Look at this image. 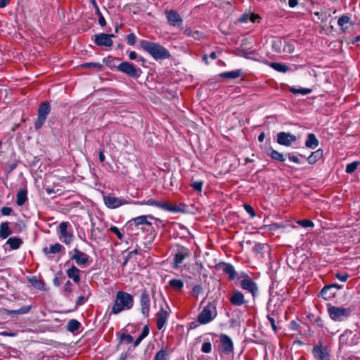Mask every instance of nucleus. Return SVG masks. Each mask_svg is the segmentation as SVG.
Masks as SVG:
<instances>
[{"mask_svg": "<svg viewBox=\"0 0 360 360\" xmlns=\"http://www.w3.org/2000/svg\"><path fill=\"white\" fill-rule=\"evenodd\" d=\"M327 312L329 317L335 322H342L349 317L352 314L350 308L333 306L331 304H327Z\"/></svg>", "mask_w": 360, "mask_h": 360, "instance_id": "nucleus-6", "label": "nucleus"}, {"mask_svg": "<svg viewBox=\"0 0 360 360\" xmlns=\"http://www.w3.org/2000/svg\"><path fill=\"white\" fill-rule=\"evenodd\" d=\"M323 155V151L322 149H318L314 151L307 158V161L310 165H313L322 158Z\"/></svg>", "mask_w": 360, "mask_h": 360, "instance_id": "nucleus-32", "label": "nucleus"}, {"mask_svg": "<svg viewBox=\"0 0 360 360\" xmlns=\"http://www.w3.org/2000/svg\"><path fill=\"white\" fill-rule=\"evenodd\" d=\"M169 309L168 304L166 303V307H161L160 310L156 314V325L159 330H161L166 324L167 319L169 316V312L167 310Z\"/></svg>", "mask_w": 360, "mask_h": 360, "instance_id": "nucleus-16", "label": "nucleus"}, {"mask_svg": "<svg viewBox=\"0 0 360 360\" xmlns=\"http://www.w3.org/2000/svg\"><path fill=\"white\" fill-rule=\"evenodd\" d=\"M27 281L34 288L38 290H41L44 288L45 284L44 281L35 276L28 277Z\"/></svg>", "mask_w": 360, "mask_h": 360, "instance_id": "nucleus-30", "label": "nucleus"}, {"mask_svg": "<svg viewBox=\"0 0 360 360\" xmlns=\"http://www.w3.org/2000/svg\"><path fill=\"white\" fill-rule=\"evenodd\" d=\"M115 60H120L118 58H115L112 56H108L103 59V62L106 64V65L109 67H112Z\"/></svg>", "mask_w": 360, "mask_h": 360, "instance_id": "nucleus-52", "label": "nucleus"}, {"mask_svg": "<svg viewBox=\"0 0 360 360\" xmlns=\"http://www.w3.org/2000/svg\"><path fill=\"white\" fill-rule=\"evenodd\" d=\"M312 354L316 360H330V349L327 346L323 345L321 343L316 345L312 349Z\"/></svg>", "mask_w": 360, "mask_h": 360, "instance_id": "nucleus-10", "label": "nucleus"}, {"mask_svg": "<svg viewBox=\"0 0 360 360\" xmlns=\"http://www.w3.org/2000/svg\"><path fill=\"white\" fill-rule=\"evenodd\" d=\"M193 32L194 31L191 27H186L183 30L184 34L186 35V37H192Z\"/></svg>", "mask_w": 360, "mask_h": 360, "instance_id": "nucleus-64", "label": "nucleus"}, {"mask_svg": "<svg viewBox=\"0 0 360 360\" xmlns=\"http://www.w3.org/2000/svg\"><path fill=\"white\" fill-rule=\"evenodd\" d=\"M115 35L111 34L101 33L94 35V43L98 46L110 47L113 44L112 37Z\"/></svg>", "mask_w": 360, "mask_h": 360, "instance_id": "nucleus-14", "label": "nucleus"}, {"mask_svg": "<svg viewBox=\"0 0 360 360\" xmlns=\"http://www.w3.org/2000/svg\"><path fill=\"white\" fill-rule=\"evenodd\" d=\"M137 38L134 33H130L127 36V43L130 46H134L136 42Z\"/></svg>", "mask_w": 360, "mask_h": 360, "instance_id": "nucleus-48", "label": "nucleus"}, {"mask_svg": "<svg viewBox=\"0 0 360 360\" xmlns=\"http://www.w3.org/2000/svg\"><path fill=\"white\" fill-rule=\"evenodd\" d=\"M172 257L171 266L174 269H179L184 262L192 256L191 250L184 245L175 244L172 247L171 253Z\"/></svg>", "mask_w": 360, "mask_h": 360, "instance_id": "nucleus-3", "label": "nucleus"}, {"mask_svg": "<svg viewBox=\"0 0 360 360\" xmlns=\"http://www.w3.org/2000/svg\"><path fill=\"white\" fill-rule=\"evenodd\" d=\"M221 350L225 354H230L233 352V343L231 338L226 334L219 335Z\"/></svg>", "mask_w": 360, "mask_h": 360, "instance_id": "nucleus-18", "label": "nucleus"}, {"mask_svg": "<svg viewBox=\"0 0 360 360\" xmlns=\"http://www.w3.org/2000/svg\"><path fill=\"white\" fill-rule=\"evenodd\" d=\"M201 351L203 353L208 354L210 353L212 351V344L210 340H205L201 347Z\"/></svg>", "mask_w": 360, "mask_h": 360, "instance_id": "nucleus-46", "label": "nucleus"}, {"mask_svg": "<svg viewBox=\"0 0 360 360\" xmlns=\"http://www.w3.org/2000/svg\"><path fill=\"white\" fill-rule=\"evenodd\" d=\"M286 156L290 161L295 163L299 164L300 162V159L297 156L292 155V153H288Z\"/></svg>", "mask_w": 360, "mask_h": 360, "instance_id": "nucleus-63", "label": "nucleus"}, {"mask_svg": "<svg viewBox=\"0 0 360 360\" xmlns=\"http://www.w3.org/2000/svg\"><path fill=\"white\" fill-rule=\"evenodd\" d=\"M139 203L140 205H146L158 207L162 210H165L167 211H170V212H178L181 210V209L178 206L172 205L167 202H162L155 200L152 198L148 199L147 200H143L141 202H139Z\"/></svg>", "mask_w": 360, "mask_h": 360, "instance_id": "nucleus-12", "label": "nucleus"}, {"mask_svg": "<svg viewBox=\"0 0 360 360\" xmlns=\"http://www.w3.org/2000/svg\"><path fill=\"white\" fill-rule=\"evenodd\" d=\"M59 240L67 245L71 244L74 240V234L70 222L63 221L58 228Z\"/></svg>", "mask_w": 360, "mask_h": 360, "instance_id": "nucleus-7", "label": "nucleus"}, {"mask_svg": "<svg viewBox=\"0 0 360 360\" xmlns=\"http://www.w3.org/2000/svg\"><path fill=\"white\" fill-rule=\"evenodd\" d=\"M335 276L340 281L345 282L349 278V274L347 273H336Z\"/></svg>", "mask_w": 360, "mask_h": 360, "instance_id": "nucleus-57", "label": "nucleus"}, {"mask_svg": "<svg viewBox=\"0 0 360 360\" xmlns=\"http://www.w3.org/2000/svg\"><path fill=\"white\" fill-rule=\"evenodd\" d=\"M169 286L178 291H181L184 288V282L180 279H172L169 281Z\"/></svg>", "mask_w": 360, "mask_h": 360, "instance_id": "nucleus-40", "label": "nucleus"}, {"mask_svg": "<svg viewBox=\"0 0 360 360\" xmlns=\"http://www.w3.org/2000/svg\"><path fill=\"white\" fill-rule=\"evenodd\" d=\"M340 343L345 346L356 345L358 344V338L352 331L346 330L340 336Z\"/></svg>", "mask_w": 360, "mask_h": 360, "instance_id": "nucleus-15", "label": "nucleus"}, {"mask_svg": "<svg viewBox=\"0 0 360 360\" xmlns=\"http://www.w3.org/2000/svg\"><path fill=\"white\" fill-rule=\"evenodd\" d=\"M282 45H283V41L279 39V40L275 41L273 43V48L276 52L281 53Z\"/></svg>", "mask_w": 360, "mask_h": 360, "instance_id": "nucleus-56", "label": "nucleus"}, {"mask_svg": "<svg viewBox=\"0 0 360 360\" xmlns=\"http://www.w3.org/2000/svg\"><path fill=\"white\" fill-rule=\"evenodd\" d=\"M81 326V323L76 319H70L67 326V329L68 331L74 333L77 331Z\"/></svg>", "mask_w": 360, "mask_h": 360, "instance_id": "nucleus-39", "label": "nucleus"}, {"mask_svg": "<svg viewBox=\"0 0 360 360\" xmlns=\"http://www.w3.org/2000/svg\"><path fill=\"white\" fill-rule=\"evenodd\" d=\"M50 111L51 106L48 101H44L40 104L38 109L37 119L34 123V128L36 130L40 129L44 125Z\"/></svg>", "mask_w": 360, "mask_h": 360, "instance_id": "nucleus-8", "label": "nucleus"}, {"mask_svg": "<svg viewBox=\"0 0 360 360\" xmlns=\"http://www.w3.org/2000/svg\"><path fill=\"white\" fill-rule=\"evenodd\" d=\"M11 233L12 231L9 227V223L8 221L1 222L0 224V238L6 239Z\"/></svg>", "mask_w": 360, "mask_h": 360, "instance_id": "nucleus-29", "label": "nucleus"}, {"mask_svg": "<svg viewBox=\"0 0 360 360\" xmlns=\"http://www.w3.org/2000/svg\"><path fill=\"white\" fill-rule=\"evenodd\" d=\"M141 48L155 60H164L171 57L169 51L158 43L142 39L139 41Z\"/></svg>", "mask_w": 360, "mask_h": 360, "instance_id": "nucleus-2", "label": "nucleus"}, {"mask_svg": "<svg viewBox=\"0 0 360 360\" xmlns=\"http://www.w3.org/2000/svg\"><path fill=\"white\" fill-rule=\"evenodd\" d=\"M103 200L106 207L110 209H115L128 203L124 198H117L110 194L104 195Z\"/></svg>", "mask_w": 360, "mask_h": 360, "instance_id": "nucleus-13", "label": "nucleus"}, {"mask_svg": "<svg viewBox=\"0 0 360 360\" xmlns=\"http://www.w3.org/2000/svg\"><path fill=\"white\" fill-rule=\"evenodd\" d=\"M148 334H149V327H148V326L146 325L143 328L141 333L139 335V336L141 338H142L143 339H144L146 336L148 335Z\"/></svg>", "mask_w": 360, "mask_h": 360, "instance_id": "nucleus-62", "label": "nucleus"}, {"mask_svg": "<svg viewBox=\"0 0 360 360\" xmlns=\"http://www.w3.org/2000/svg\"><path fill=\"white\" fill-rule=\"evenodd\" d=\"M202 292L203 290L202 286L200 285H195L193 287L191 295L192 297L198 298V296L202 293Z\"/></svg>", "mask_w": 360, "mask_h": 360, "instance_id": "nucleus-44", "label": "nucleus"}, {"mask_svg": "<svg viewBox=\"0 0 360 360\" xmlns=\"http://www.w3.org/2000/svg\"><path fill=\"white\" fill-rule=\"evenodd\" d=\"M350 22V18L347 15H343L339 18L338 20V25L340 27L342 32H345L347 27H345V25Z\"/></svg>", "mask_w": 360, "mask_h": 360, "instance_id": "nucleus-41", "label": "nucleus"}, {"mask_svg": "<svg viewBox=\"0 0 360 360\" xmlns=\"http://www.w3.org/2000/svg\"><path fill=\"white\" fill-rule=\"evenodd\" d=\"M148 218L151 219H155V217L152 215H141L137 217H135L128 222L129 226H134L135 227L139 228L141 226V229L143 230H146L149 233L146 237V243L150 244L153 242L156 237V233L154 230V227L153 226L152 224L149 222L147 219Z\"/></svg>", "mask_w": 360, "mask_h": 360, "instance_id": "nucleus-4", "label": "nucleus"}, {"mask_svg": "<svg viewBox=\"0 0 360 360\" xmlns=\"http://www.w3.org/2000/svg\"><path fill=\"white\" fill-rule=\"evenodd\" d=\"M203 181H195L191 184V186L196 191L201 192L202 189Z\"/></svg>", "mask_w": 360, "mask_h": 360, "instance_id": "nucleus-51", "label": "nucleus"}, {"mask_svg": "<svg viewBox=\"0 0 360 360\" xmlns=\"http://www.w3.org/2000/svg\"><path fill=\"white\" fill-rule=\"evenodd\" d=\"M243 74L241 70H236L231 72H224L220 73L219 76L222 79H236L240 77Z\"/></svg>", "mask_w": 360, "mask_h": 360, "instance_id": "nucleus-33", "label": "nucleus"}, {"mask_svg": "<svg viewBox=\"0 0 360 360\" xmlns=\"http://www.w3.org/2000/svg\"><path fill=\"white\" fill-rule=\"evenodd\" d=\"M165 16L169 25L179 27L182 25L183 19L176 11L172 9L165 11Z\"/></svg>", "mask_w": 360, "mask_h": 360, "instance_id": "nucleus-17", "label": "nucleus"}, {"mask_svg": "<svg viewBox=\"0 0 360 360\" xmlns=\"http://www.w3.org/2000/svg\"><path fill=\"white\" fill-rule=\"evenodd\" d=\"M244 209L250 215V217L252 218L255 217V215H256L255 212L253 207L250 205L245 204Z\"/></svg>", "mask_w": 360, "mask_h": 360, "instance_id": "nucleus-55", "label": "nucleus"}, {"mask_svg": "<svg viewBox=\"0 0 360 360\" xmlns=\"http://www.w3.org/2000/svg\"><path fill=\"white\" fill-rule=\"evenodd\" d=\"M169 356V352L167 347H162L161 349L156 353L154 360H168Z\"/></svg>", "mask_w": 360, "mask_h": 360, "instance_id": "nucleus-37", "label": "nucleus"}, {"mask_svg": "<svg viewBox=\"0 0 360 360\" xmlns=\"http://www.w3.org/2000/svg\"><path fill=\"white\" fill-rule=\"evenodd\" d=\"M205 37V34L198 31V30H194L192 38H193L195 40H200Z\"/></svg>", "mask_w": 360, "mask_h": 360, "instance_id": "nucleus-60", "label": "nucleus"}, {"mask_svg": "<svg viewBox=\"0 0 360 360\" xmlns=\"http://www.w3.org/2000/svg\"><path fill=\"white\" fill-rule=\"evenodd\" d=\"M240 287L250 292L253 297L255 296L258 290L257 284L248 275L240 281Z\"/></svg>", "mask_w": 360, "mask_h": 360, "instance_id": "nucleus-20", "label": "nucleus"}, {"mask_svg": "<svg viewBox=\"0 0 360 360\" xmlns=\"http://www.w3.org/2000/svg\"><path fill=\"white\" fill-rule=\"evenodd\" d=\"M221 266L224 272L228 274L229 279L230 281H232L236 278V272L233 265L229 263H222Z\"/></svg>", "mask_w": 360, "mask_h": 360, "instance_id": "nucleus-28", "label": "nucleus"}, {"mask_svg": "<svg viewBox=\"0 0 360 360\" xmlns=\"http://www.w3.org/2000/svg\"><path fill=\"white\" fill-rule=\"evenodd\" d=\"M63 276V272L61 271H59L57 272V274H56V276L53 280V283L54 285L59 287L61 285L60 276Z\"/></svg>", "mask_w": 360, "mask_h": 360, "instance_id": "nucleus-50", "label": "nucleus"}, {"mask_svg": "<svg viewBox=\"0 0 360 360\" xmlns=\"http://www.w3.org/2000/svg\"><path fill=\"white\" fill-rule=\"evenodd\" d=\"M80 272L81 271L75 265H72L66 271L68 278L72 279L75 283H79L80 282Z\"/></svg>", "mask_w": 360, "mask_h": 360, "instance_id": "nucleus-24", "label": "nucleus"}, {"mask_svg": "<svg viewBox=\"0 0 360 360\" xmlns=\"http://www.w3.org/2000/svg\"><path fill=\"white\" fill-rule=\"evenodd\" d=\"M266 153L269 157H270L274 160H277L283 162L285 160L283 154L272 148L266 150Z\"/></svg>", "mask_w": 360, "mask_h": 360, "instance_id": "nucleus-31", "label": "nucleus"}, {"mask_svg": "<svg viewBox=\"0 0 360 360\" xmlns=\"http://www.w3.org/2000/svg\"><path fill=\"white\" fill-rule=\"evenodd\" d=\"M359 164L360 162L359 161H354L347 164L346 166L345 172L347 174L353 173L357 169V167L359 165Z\"/></svg>", "mask_w": 360, "mask_h": 360, "instance_id": "nucleus-43", "label": "nucleus"}, {"mask_svg": "<svg viewBox=\"0 0 360 360\" xmlns=\"http://www.w3.org/2000/svg\"><path fill=\"white\" fill-rule=\"evenodd\" d=\"M269 66L280 72H286L289 70V67L288 65L281 63L272 62L269 64Z\"/></svg>", "mask_w": 360, "mask_h": 360, "instance_id": "nucleus-38", "label": "nucleus"}, {"mask_svg": "<svg viewBox=\"0 0 360 360\" xmlns=\"http://www.w3.org/2000/svg\"><path fill=\"white\" fill-rule=\"evenodd\" d=\"M217 301L212 300L207 302L202 311L198 314V321L200 324H207L213 321L217 316Z\"/></svg>", "mask_w": 360, "mask_h": 360, "instance_id": "nucleus-5", "label": "nucleus"}, {"mask_svg": "<svg viewBox=\"0 0 360 360\" xmlns=\"http://www.w3.org/2000/svg\"><path fill=\"white\" fill-rule=\"evenodd\" d=\"M110 231L112 233H115L119 239L122 238L123 235L122 234V233L120 232V231L119 230V229L117 226H111L110 228Z\"/></svg>", "mask_w": 360, "mask_h": 360, "instance_id": "nucleus-59", "label": "nucleus"}, {"mask_svg": "<svg viewBox=\"0 0 360 360\" xmlns=\"http://www.w3.org/2000/svg\"><path fill=\"white\" fill-rule=\"evenodd\" d=\"M134 338L133 337L129 334H122L120 336V342L125 341L127 343L130 344L133 342Z\"/></svg>", "mask_w": 360, "mask_h": 360, "instance_id": "nucleus-53", "label": "nucleus"}, {"mask_svg": "<svg viewBox=\"0 0 360 360\" xmlns=\"http://www.w3.org/2000/svg\"><path fill=\"white\" fill-rule=\"evenodd\" d=\"M117 68L120 72L136 79L139 78L142 73L141 68H136L133 63L127 61L121 63Z\"/></svg>", "mask_w": 360, "mask_h": 360, "instance_id": "nucleus-9", "label": "nucleus"}, {"mask_svg": "<svg viewBox=\"0 0 360 360\" xmlns=\"http://www.w3.org/2000/svg\"><path fill=\"white\" fill-rule=\"evenodd\" d=\"M72 283L70 281H67V282L64 285L63 292H64L65 296H66L67 297H70L72 292Z\"/></svg>", "mask_w": 360, "mask_h": 360, "instance_id": "nucleus-45", "label": "nucleus"}, {"mask_svg": "<svg viewBox=\"0 0 360 360\" xmlns=\"http://www.w3.org/2000/svg\"><path fill=\"white\" fill-rule=\"evenodd\" d=\"M297 224L303 227L309 228V227H313L314 223L312 221L309 219H302L297 221Z\"/></svg>", "mask_w": 360, "mask_h": 360, "instance_id": "nucleus-49", "label": "nucleus"}, {"mask_svg": "<svg viewBox=\"0 0 360 360\" xmlns=\"http://www.w3.org/2000/svg\"><path fill=\"white\" fill-rule=\"evenodd\" d=\"M336 293L334 289L330 288L328 285L325 286L321 291V295L325 300H329L333 298Z\"/></svg>", "mask_w": 360, "mask_h": 360, "instance_id": "nucleus-36", "label": "nucleus"}, {"mask_svg": "<svg viewBox=\"0 0 360 360\" xmlns=\"http://www.w3.org/2000/svg\"><path fill=\"white\" fill-rule=\"evenodd\" d=\"M229 301L234 306H241L246 303L243 294L237 290L233 292Z\"/></svg>", "mask_w": 360, "mask_h": 360, "instance_id": "nucleus-23", "label": "nucleus"}, {"mask_svg": "<svg viewBox=\"0 0 360 360\" xmlns=\"http://www.w3.org/2000/svg\"><path fill=\"white\" fill-rule=\"evenodd\" d=\"M82 68H97L99 69L102 67V65L99 63L91 62V63H85L82 65Z\"/></svg>", "mask_w": 360, "mask_h": 360, "instance_id": "nucleus-47", "label": "nucleus"}, {"mask_svg": "<svg viewBox=\"0 0 360 360\" xmlns=\"http://www.w3.org/2000/svg\"><path fill=\"white\" fill-rule=\"evenodd\" d=\"M305 146L309 148H315L319 146V140L314 134H309L305 141Z\"/></svg>", "mask_w": 360, "mask_h": 360, "instance_id": "nucleus-35", "label": "nucleus"}, {"mask_svg": "<svg viewBox=\"0 0 360 360\" xmlns=\"http://www.w3.org/2000/svg\"><path fill=\"white\" fill-rule=\"evenodd\" d=\"M96 14L98 15V23L102 27H104L106 25V21L103 17V15H102V13H101L100 11V9L99 8H97V11H96Z\"/></svg>", "mask_w": 360, "mask_h": 360, "instance_id": "nucleus-54", "label": "nucleus"}, {"mask_svg": "<svg viewBox=\"0 0 360 360\" xmlns=\"http://www.w3.org/2000/svg\"><path fill=\"white\" fill-rule=\"evenodd\" d=\"M134 299L132 295L122 290L116 292L110 314H118L123 311H128L133 308Z\"/></svg>", "mask_w": 360, "mask_h": 360, "instance_id": "nucleus-1", "label": "nucleus"}, {"mask_svg": "<svg viewBox=\"0 0 360 360\" xmlns=\"http://www.w3.org/2000/svg\"><path fill=\"white\" fill-rule=\"evenodd\" d=\"M267 319L269 320V321L271 323V328L272 329L275 331V332H277L278 331V328L276 325V321L274 319V317H272L270 315H268L267 316Z\"/></svg>", "mask_w": 360, "mask_h": 360, "instance_id": "nucleus-61", "label": "nucleus"}, {"mask_svg": "<svg viewBox=\"0 0 360 360\" xmlns=\"http://www.w3.org/2000/svg\"><path fill=\"white\" fill-rule=\"evenodd\" d=\"M139 302L142 314L145 317H148L150 314V297L149 292L146 289L141 290Z\"/></svg>", "mask_w": 360, "mask_h": 360, "instance_id": "nucleus-11", "label": "nucleus"}, {"mask_svg": "<svg viewBox=\"0 0 360 360\" xmlns=\"http://www.w3.org/2000/svg\"><path fill=\"white\" fill-rule=\"evenodd\" d=\"M13 209L9 207H3L1 209V213L4 216H10L13 213Z\"/></svg>", "mask_w": 360, "mask_h": 360, "instance_id": "nucleus-58", "label": "nucleus"}, {"mask_svg": "<svg viewBox=\"0 0 360 360\" xmlns=\"http://www.w3.org/2000/svg\"><path fill=\"white\" fill-rule=\"evenodd\" d=\"M296 140V136L290 132L281 131L277 134V143L282 146H290Z\"/></svg>", "mask_w": 360, "mask_h": 360, "instance_id": "nucleus-19", "label": "nucleus"}, {"mask_svg": "<svg viewBox=\"0 0 360 360\" xmlns=\"http://www.w3.org/2000/svg\"><path fill=\"white\" fill-rule=\"evenodd\" d=\"M82 294L76 300V307L83 305L91 295V290L87 285L81 286Z\"/></svg>", "mask_w": 360, "mask_h": 360, "instance_id": "nucleus-22", "label": "nucleus"}, {"mask_svg": "<svg viewBox=\"0 0 360 360\" xmlns=\"http://www.w3.org/2000/svg\"><path fill=\"white\" fill-rule=\"evenodd\" d=\"M290 91L293 94H302V95H307L311 92V89L307 88H295V87H291L290 89Z\"/></svg>", "mask_w": 360, "mask_h": 360, "instance_id": "nucleus-42", "label": "nucleus"}, {"mask_svg": "<svg viewBox=\"0 0 360 360\" xmlns=\"http://www.w3.org/2000/svg\"><path fill=\"white\" fill-rule=\"evenodd\" d=\"M63 246L60 243H56L50 247H45L43 248L42 252L48 255L49 254H56L61 251Z\"/></svg>", "mask_w": 360, "mask_h": 360, "instance_id": "nucleus-34", "label": "nucleus"}, {"mask_svg": "<svg viewBox=\"0 0 360 360\" xmlns=\"http://www.w3.org/2000/svg\"><path fill=\"white\" fill-rule=\"evenodd\" d=\"M32 309V306L27 305V306H22L19 309L16 310H9V309H5L6 314L9 316H14V315H22L27 314Z\"/></svg>", "mask_w": 360, "mask_h": 360, "instance_id": "nucleus-26", "label": "nucleus"}, {"mask_svg": "<svg viewBox=\"0 0 360 360\" xmlns=\"http://www.w3.org/2000/svg\"><path fill=\"white\" fill-rule=\"evenodd\" d=\"M28 200L27 188L20 189L16 195V204L22 206Z\"/></svg>", "mask_w": 360, "mask_h": 360, "instance_id": "nucleus-25", "label": "nucleus"}, {"mask_svg": "<svg viewBox=\"0 0 360 360\" xmlns=\"http://www.w3.org/2000/svg\"><path fill=\"white\" fill-rule=\"evenodd\" d=\"M78 265H85L89 261V256L77 248L73 250V255L70 257Z\"/></svg>", "mask_w": 360, "mask_h": 360, "instance_id": "nucleus-21", "label": "nucleus"}, {"mask_svg": "<svg viewBox=\"0 0 360 360\" xmlns=\"http://www.w3.org/2000/svg\"><path fill=\"white\" fill-rule=\"evenodd\" d=\"M22 243L23 240L16 236L9 238L6 241V244L9 245L10 249L13 250L19 249Z\"/></svg>", "mask_w": 360, "mask_h": 360, "instance_id": "nucleus-27", "label": "nucleus"}]
</instances>
